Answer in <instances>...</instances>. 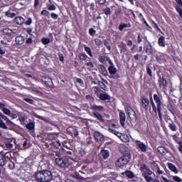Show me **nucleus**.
Wrapping results in <instances>:
<instances>
[{"mask_svg":"<svg viewBox=\"0 0 182 182\" xmlns=\"http://www.w3.org/2000/svg\"><path fill=\"white\" fill-rule=\"evenodd\" d=\"M124 28H132V24L130 23H121L119 26V31H123Z\"/></svg>","mask_w":182,"mask_h":182,"instance_id":"f704fd0d","label":"nucleus"},{"mask_svg":"<svg viewBox=\"0 0 182 182\" xmlns=\"http://www.w3.org/2000/svg\"><path fill=\"white\" fill-rule=\"evenodd\" d=\"M70 134H71L72 137L75 139V137H77V136H79V132H77V129L72 128L71 129H70Z\"/></svg>","mask_w":182,"mask_h":182,"instance_id":"473e14b6","label":"nucleus"},{"mask_svg":"<svg viewBox=\"0 0 182 182\" xmlns=\"http://www.w3.org/2000/svg\"><path fill=\"white\" fill-rule=\"evenodd\" d=\"M3 156H4V159L6 161H7V163H9L12 159V152H4L3 151Z\"/></svg>","mask_w":182,"mask_h":182,"instance_id":"c756f323","label":"nucleus"},{"mask_svg":"<svg viewBox=\"0 0 182 182\" xmlns=\"http://www.w3.org/2000/svg\"><path fill=\"white\" fill-rule=\"evenodd\" d=\"M100 154L104 160H107V158L110 157V151L109 150L102 149Z\"/></svg>","mask_w":182,"mask_h":182,"instance_id":"412c9836","label":"nucleus"},{"mask_svg":"<svg viewBox=\"0 0 182 182\" xmlns=\"http://www.w3.org/2000/svg\"><path fill=\"white\" fill-rule=\"evenodd\" d=\"M107 58H109L106 57L105 55H100L98 58V60L99 62H100V63H102V65H106V63H107Z\"/></svg>","mask_w":182,"mask_h":182,"instance_id":"72a5a7b5","label":"nucleus"},{"mask_svg":"<svg viewBox=\"0 0 182 182\" xmlns=\"http://www.w3.org/2000/svg\"><path fill=\"white\" fill-rule=\"evenodd\" d=\"M135 144H136L137 149H140V150H141V151H142V153H146V151H147V145L144 144V143H143L142 141L136 140Z\"/></svg>","mask_w":182,"mask_h":182,"instance_id":"f8f14e48","label":"nucleus"},{"mask_svg":"<svg viewBox=\"0 0 182 182\" xmlns=\"http://www.w3.org/2000/svg\"><path fill=\"white\" fill-rule=\"evenodd\" d=\"M92 144H93V141L89 139L82 143L81 146L77 149V153L80 159H85L86 157V154L89 153Z\"/></svg>","mask_w":182,"mask_h":182,"instance_id":"20e7f679","label":"nucleus"},{"mask_svg":"<svg viewBox=\"0 0 182 182\" xmlns=\"http://www.w3.org/2000/svg\"><path fill=\"white\" fill-rule=\"evenodd\" d=\"M108 132H109V133H112V134H114L115 136L117 134L118 131L114 129H112V128H109Z\"/></svg>","mask_w":182,"mask_h":182,"instance_id":"052dcab7","label":"nucleus"},{"mask_svg":"<svg viewBox=\"0 0 182 182\" xmlns=\"http://www.w3.org/2000/svg\"><path fill=\"white\" fill-rule=\"evenodd\" d=\"M24 101L26 102V103H28L29 105H33L35 103V101L31 98H25Z\"/></svg>","mask_w":182,"mask_h":182,"instance_id":"13d9d810","label":"nucleus"},{"mask_svg":"<svg viewBox=\"0 0 182 182\" xmlns=\"http://www.w3.org/2000/svg\"><path fill=\"white\" fill-rule=\"evenodd\" d=\"M1 119H4V120H5V122H6L7 123H10L11 124H14V122H12L11 120H9V118H8V117L5 116L4 114L1 113V115H0Z\"/></svg>","mask_w":182,"mask_h":182,"instance_id":"c03bdc74","label":"nucleus"},{"mask_svg":"<svg viewBox=\"0 0 182 182\" xmlns=\"http://www.w3.org/2000/svg\"><path fill=\"white\" fill-rule=\"evenodd\" d=\"M34 178L38 182H50L53 180V176L52 172L48 170H42L36 172L34 174Z\"/></svg>","mask_w":182,"mask_h":182,"instance_id":"f03ea898","label":"nucleus"},{"mask_svg":"<svg viewBox=\"0 0 182 182\" xmlns=\"http://www.w3.org/2000/svg\"><path fill=\"white\" fill-rule=\"evenodd\" d=\"M168 120H171V123H168V128L170 129V130H171V132H177V130H178V127L176 125V124L174 123V122H173V120H171V119H168Z\"/></svg>","mask_w":182,"mask_h":182,"instance_id":"5701e85b","label":"nucleus"},{"mask_svg":"<svg viewBox=\"0 0 182 182\" xmlns=\"http://www.w3.org/2000/svg\"><path fill=\"white\" fill-rule=\"evenodd\" d=\"M25 43V38L22 36H18L16 37V43L17 45H23Z\"/></svg>","mask_w":182,"mask_h":182,"instance_id":"c85d7f7f","label":"nucleus"},{"mask_svg":"<svg viewBox=\"0 0 182 182\" xmlns=\"http://www.w3.org/2000/svg\"><path fill=\"white\" fill-rule=\"evenodd\" d=\"M55 163L59 167H61V168H68V167L70 166V164L68 160H64L62 158H55Z\"/></svg>","mask_w":182,"mask_h":182,"instance_id":"1a4fd4ad","label":"nucleus"},{"mask_svg":"<svg viewBox=\"0 0 182 182\" xmlns=\"http://www.w3.org/2000/svg\"><path fill=\"white\" fill-rule=\"evenodd\" d=\"M151 23H152L153 28H154L155 29H157V31H159V32H161V29H160V28L159 27L157 23L154 22V21H152Z\"/></svg>","mask_w":182,"mask_h":182,"instance_id":"3c124183","label":"nucleus"},{"mask_svg":"<svg viewBox=\"0 0 182 182\" xmlns=\"http://www.w3.org/2000/svg\"><path fill=\"white\" fill-rule=\"evenodd\" d=\"M41 15H43V16H49V15H50V13L47 10H43L41 11Z\"/></svg>","mask_w":182,"mask_h":182,"instance_id":"bf43d9fd","label":"nucleus"},{"mask_svg":"<svg viewBox=\"0 0 182 182\" xmlns=\"http://www.w3.org/2000/svg\"><path fill=\"white\" fill-rule=\"evenodd\" d=\"M118 48L120 50V53H125L127 52V45H126V43L121 42L118 44Z\"/></svg>","mask_w":182,"mask_h":182,"instance_id":"f3484780","label":"nucleus"},{"mask_svg":"<svg viewBox=\"0 0 182 182\" xmlns=\"http://www.w3.org/2000/svg\"><path fill=\"white\" fill-rule=\"evenodd\" d=\"M41 42L43 45H49V43H50V39L43 38Z\"/></svg>","mask_w":182,"mask_h":182,"instance_id":"de8ad7c7","label":"nucleus"},{"mask_svg":"<svg viewBox=\"0 0 182 182\" xmlns=\"http://www.w3.org/2000/svg\"><path fill=\"white\" fill-rule=\"evenodd\" d=\"M168 168L175 174H178V169H177V167L173 164L168 163Z\"/></svg>","mask_w":182,"mask_h":182,"instance_id":"a878e982","label":"nucleus"},{"mask_svg":"<svg viewBox=\"0 0 182 182\" xmlns=\"http://www.w3.org/2000/svg\"><path fill=\"white\" fill-rule=\"evenodd\" d=\"M96 4L99 5H105L106 4V0H97Z\"/></svg>","mask_w":182,"mask_h":182,"instance_id":"338daca9","label":"nucleus"},{"mask_svg":"<svg viewBox=\"0 0 182 182\" xmlns=\"http://www.w3.org/2000/svg\"><path fill=\"white\" fill-rule=\"evenodd\" d=\"M52 19H53L54 21H56V19H58V18H59V16H58V14H55V13H51L50 15Z\"/></svg>","mask_w":182,"mask_h":182,"instance_id":"69168bd1","label":"nucleus"},{"mask_svg":"<svg viewBox=\"0 0 182 182\" xmlns=\"http://www.w3.org/2000/svg\"><path fill=\"white\" fill-rule=\"evenodd\" d=\"M120 140H122V141H123L124 143H127V141H129V137L127 136V135L122 134Z\"/></svg>","mask_w":182,"mask_h":182,"instance_id":"a18cd8bd","label":"nucleus"},{"mask_svg":"<svg viewBox=\"0 0 182 182\" xmlns=\"http://www.w3.org/2000/svg\"><path fill=\"white\" fill-rule=\"evenodd\" d=\"M144 52L148 55V56L154 53V47H153L151 43L147 40L144 43Z\"/></svg>","mask_w":182,"mask_h":182,"instance_id":"423d86ee","label":"nucleus"},{"mask_svg":"<svg viewBox=\"0 0 182 182\" xmlns=\"http://www.w3.org/2000/svg\"><path fill=\"white\" fill-rule=\"evenodd\" d=\"M149 103L152 107V110L155 114H159V120H163V109H164V104L161 102V98L157 94L153 95L151 93L149 95Z\"/></svg>","mask_w":182,"mask_h":182,"instance_id":"f257e3e1","label":"nucleus"},{"mask_svg":"<svg viewBox=\"0 0 182 182\" xmlns=\"http://www.w3.org/2000/svg\"><path fill=\"white\" fill-rule=\"evenodd\" d=\"M144 180H146V182H152L153 181V178L150 176V175L144 176Z\"/></svg>","mask_w":182,"mask_h":182,"instance_id":"6e6d98bb","label":"nucleus"},{"mask_svg":"<svg viewBox=\"0 0 182 182\" xmlns=\"http://www.w3.org/2000/svg\"><path fill=\"white\" fill-rule=\"evenodd\" d=\"M149 169V167L146 164H142L140 166V171L143 173V171H145L146 170Z\"/></svg>","mask_w":182,"mask_h":182,"instance_id":"864d4df0","label":"nucleus"},{"mask_svg":"<svg viewBox=\"0 0 182 182\" xmlns=\"http://www.w3.org/2000/svg\"><path fill=\"white\" fill-rule=\"evenodd\" d=\"M2 112L4 113V114H6L7 116L11 115V110L8 108H4L2 109Z\"/></svg>","mask_w":182,"mask_h":182,"instance_id":"4d7b16f0","label":"nucleus"},{"mask_svg":"<svg viewBox=\"0 0 182 182\" xmlns=\"http://www.w3.org/2000/svg\"><path fill=\"white\" fill-rule=\"evenodd\" d=\"M102 12L106 15V16H109V15H112V11L110 10V7L107 6L105 9H103Z\"/></svg>","mask_w":182,"mask_h":182,"instance_id":"a19ab883","label":"nucleus"},{"mask_svg":"<svg viewBox=\"0 0 182 182\" xmlns=\"http://www.w3.org/2000/svg\"><path fill=\"white\" fill-rule=\"evenodd\" d=\"M58 137L57 133H49L47 136L48 142L46 143L48 147L52 150H58L60 147V141L58 139Z\"/></svg>","mask_w":182,"mask_h":182,"instance_id":"7ed1b4c3","label":"nucleus"},{"mask_svg":"<svg viewBox=\"0 0 182 182\" xmlns=\"http://www.w3.org/2000/svg\"><path fill=\"white\" fill-rule=\"evenodd\" d=\"M156 168V174H164V171L160 170V166H159V164H156L155 166Z\"/></svg>","mask_w":182,"mask_h":182,"instance_id":"8fccbe9b","label":"nucleus"},{"mask_svg":"<svg viewBox=\"0 0 182 182\" xmlns=\"http://www.w3.org/2000/svg\"><path fill=\"white\" fill-rule=\"evenodd\" d=\"M41 80L47 87H52L53 86L52 78L49 77L43 76Z\"/></svg>","mask_w":182,"mask_h":182,"instance_id":"9b49d317","label":"nucleus"},{"mask_svg":"<svg viewBox=\"0 0 182 182\" xmlns=\"http://www.w3.org/2000/svg\"><path fill=\"white\" fill-rule=\"evenodd\" d=\"M94 138L97 141H103L105 140V136H103V134H100L99 132H95L94 133Z\"/></svg>","mask_w":182,"mask_h":182,"instance_id":"a211bd4d","label":"nucleus"},{"mask_svg":"<svg viewBox=\"0 0 182 182\" xmlns=\"http://www.w3.org/2000/svg\"><path fill=\"white\" fill-rule=\"evenodd\" d=\"M89 33L91 36H95V35H96V30L93 28H90Z\"/></svg>","mask_w":182,"mask_h":182,"instance_id":"e2e57ef3","label":"nucleus"},{"mask_svg":"<svg viewBox=\"0 0 182 182\" xmlns=\"http://www.w3.org/2000/svg\"><path fill=\"white\" fill-rule=\"evenodd\" d=\"M158 44L159 46L161 48H166V37L161 36L159 39H158Z\"/></svg>","mask_w":182,"mask_h":182,"instance_id":"cd10ccee","label":"nucleus"},{"mask_svg":"<svg viewBox=\"0 0 182 182\" xmlns=\"http://www.w3.org/2000/svg\"><path fill=\"white\" fill-rule=\"evenodd\" d=\"M71 177H73V178H75L76 180H82V181L86 180V178L81 176L80 173H79L77 171L71 173Z\"/></svg>","mask_w":182,"mask_h":182,"instance_id":"aec40b11","label":"nucleus"},{"mask_svg":"<svg viewBox=\"0 0 182 182\" xmlns=\"http://www.w3.org/2000/svg\"><path fill=\"white\" fill-rule=\"evenodd\" d=\"M98 85L101 89H103V90H107V86H106V84L102 81H98Z\"/></svg>","mask_w":182,"mask_h":182,"instance_id":"37998d69","label":"nucleus"},{"mask_svg":"<svg viewBox=\"0 0 182 182\" xmlns=\"http://www.w3.org/2000/svg\"><path fill=\"white\" fill-rule=\"evenodd\" d=\"M78 58H79L80 60L83 62L84 60H86V59H87L88 57H87V55H86V53H81L78 55Z\"/></svg>","mask_w":182,"mask_h":182,"instance_id":"58836bf2","label":"nucleus"},{"mask_svg":"<svg viewBox=\"0 0 182 182\" xmlns=\"http://www.w3.org/2000/svg\"><path fill=\"white\" fill-rule=\"evenodd\" d=\"M146 73L149 75V77H153V71L151 70V68H150L149 66L146 67Z\"/></svg>","mask_w":182,"mask_h":182,"instance_id":"49530a36","label":"nucleus"},{"mask_svg":"<svg viewBox=\"0 0 182 182\" xmlns=\"http://www.w3.org/2000/svg\"><path fill=\"white\" fill-rule=\"evenodd\" d=\"M171 177L176 182H182L181 178L178 177V176H172Z\"/></svg>","mask_w":182,"mask_h":182,"instance_id":"5fc2aeb1","label":"nucleus"},{"mask_svg":"<svg viewBox=\"0 0 182 182\" xmlns=\"http://www.w3.org/2000/svg\"><path fill=\"white\" fill-rule=\"evenodd\" d=\"M31 23H32V18L29 17L25 22V25L29 26Z\"/></svg>","mask_w":182,"mask_h":182,"instance_id":"774afa93","label":"nucleus"},{"mask_svg":"<svg viewBox=\"0 0 182 182\" xmlns=\"http://www.w3.org/2000/svg\"><path fill=\"white\" fill-rule=\"evenodd\" d=\"M128 116L132 123H136V122H137V115L133 109L130 108V109H128Z\"/></svg>","mask_w":182,"mask_h":182,"instance_id":"ddd939ff","label":"nucleus"},{"mask_svg":"<svg viewBox=\"0 0 182 182\" xmlns=\"http://www.w3.org/2000/svg\"><path fill=\"white\" fill-rule=\"evenodd\" d=\"M153 174V171L148 168V169L142 172V176L146 177V176H151Z\"/></svg>","mask_w":182,"mask_h":182,"instance_id":"ea45409f","label":"nucleus"},{"mask_svg":"<svg viewBox=\"0 0 182 182\" xmlns=\"http://www.w3.org/2000/svg\"><path fill=\"white\" fill-rule=\"evenodd\" d=\"M48 11H56V6H55V4H51L48 7Z\"/></svg>","mask_w":182,"mask_h":182,"instance_id":"680f3d73","label":"nucleus"},{"mask_svg":"<svg viewBox=\"0 0 182 182\" xmlns=\"http://www.w3.org/2000/svg\"><path fill=\"white\" fill-rule=\"evenodd\" d=\"M5 164H8V162L5 159V156H4V151H1L0 152V166L1 167H4Z\"/></svg>","mask_w":182,"mask_h":182,"instance_id":"b1692460","label":"nucleus"},{"mask_svg":"<svg viewBox=\"0 0 182 182\" xmlns=\"http://www.w3.org/2000/svg\"><path fill=\"white\" fill-rule=\"evenodd\" d=\"M26 129L28 130H35V122H29L26 125Z\"/></svg>","mask_w":182,"mask_h":182,"instance_id":"4c0bfd02","label":"nucleus"},{"mask_svg":"<svg viewBox=\"0 0 182 182\" xmlns=\"http://www.w3.org/2000/svg\"><path fill=\"white\" fill-rule=\"evenodd\" d=\"M127 176L128 178H134V173L132 171H125L122 173V176Z\"/></svg>","mask_w":182,"mask_h":182,"instance_id":"2f4dec72","label":"nucleus"},{"mask_svg":"<svg viewBox=\"0 0 182 182\" xmlns=\"http://www.w3.org/2000/svg\"><path fill=\"white\" fill-rule=\"evenodd\" d=\"M180 136L179 133H176L173 135H172V139L173 140H174V141L176 143H177V144H178V150L181 153V154H182V141L180 140V137L178 136Z\"/></svg>","mask_w":182,"mask_h":182,"instance_id":"9d476101","label":"nucleus"},{"mask_svg":"<svg viewBox=\"0 0 182 182\" xmlns=\"http://www.w3.org/2000/svg\"><path fill=\"white\" fill-rule=\"evenodd\" d=\"M158 82L159 85V87H161L162 86V89H167V80L164 78V76H160Z\"/></svg>","mask_w":182,"mask_h":182,"instance_id":"4468645a","label":"nucleus"},{"mask_svg":"<svg viewBox=\"0 0 182 182\" xmlns=\"http://www.w3.org/2000/svg\"><path fill=\"white\" fill-rule=\"evenodd\" d=\"M149 107H150V100L145 95L141 96V109L148 112Z\"/></svg>","mask_w":182,"mask_h":182,"instance_id":"6e6552de","label":"nucleus"},{"mask_svg":"<svg viewBox=\"0 0 182 182\" xmlns=\"http://www.w3.org/2000/svg\"><path fill=\"white\" fill-rule=\"evenodd\" d=\"M100 100L106 102V100H112V97L107 93H101L99 96Z\"/></svg>","mask_w":182,"mask_h":182,"instance_id":"4be33fe9","label":"nucleus"},{"mask_svg":"<svg viewBox=\"0 0 182 182\" xmlns=\"http://www.w3.org/2000/svg\"><path fill=\"white\" fill-rule=\"evenodd\" d=\"M166 58H167V55L164 53H160L156 55V59L158 63H164V62H166Z\"/></svg>","mask_w":182,"mask_h":182,"instance_id":"dca6fc26","label":"nucleus"},{"mask_svg":"<svg viewBox=\"0 0 182 182\" xmlns=\"http://www.w3.org/2000/svg\"><path fill=\"white\" fill-rule=\"evenodd\" d=\"M108 71L110 75H109V79H120V74L117 73V68L116 67L109 66Z\"/></svg>","mask_w":182,"mask_h":182,"instance_id":"0eeeda50","label":"nucleus"},{"mask_svg":"<svg viewBox=\"0 0 182 182\" xmlns=\"http://www.w3.org/2000/svg\"><path fill=\"white\" fill-rule=\"evenodd\" d=\"M4 33H6V35H8V36H12V30L9 28H5L4 30Z\"/></svg>","mask_w":182,"mask_h":182,"instance_id":"09e8293b","label":"nucleus"},{"mask_svg":"<svg viewBox=\"0 0 182 182\" xmlns=\"http://www.w3.org/2000/svg\"><path fill=\"white\" fill-rule=\"evenodd\" d=\"M166 107H167L168 112H170V113H171V114H173V116H174L175 112H174V107H173V105L169 102L168 104H167Z\"/></svg>","mask_w":182,"mask_h":182,"instance_id":"e433bc0d","label":"nucleus"},{"mask_svg":"<svg viewBox=\"0 0 182 182\" xmlns=\"http://www.w3.org/2000/svg\"><path fill=\"white\" fill-rule=\"evenodd\" d=\"M93 115L95 116V117H96V119H97V120H99L100 122H105V119H103V116H102V114H100V113L97 112H93Z\"/></svg>","mask_w":182,"mask_h":182,"instance_id":"c9c22d12","label":"nucleus"},{"mask_svg":"<svg viewBox=\"0 0 182 182\" xmlns=\"http://www.w3.org/2000/svg\"><path fill=\"white\" fill-rule=\"evenodd\" d=\"M95 43L97 46H100V45H102V41L99 38H95Z\"/></svg>","mask_w":182,"mask_h":182,"instance_id":"0e129e2a","label":"nucleus"},{"mask_svg":"<svg viewBox=\"0 0 182 182\" xmlns=\"http://www.w3.org/2000/svg\"><path fill=\"white\" fill-rule=\"evenodd\" d=\"M100 69L103 76H109V72H107V69L106 68V67H105V65H100Z\"/></svg>","mask_w":182,"mask_h":182,"instance_id":"7c9ffc66","label":"nucleus"},{"mask_svg":"<svg viewBox=\"0 0 182 182\" xmlns=\"http://www.w3.org/2000/svg\"><path fill=\"white\" fill-rule=\"evenodd\" d=\"M90 110H94L95 112H104L105 111V107L101 105H93L90 107Z\"/></svg>","mask_w":182,"mask_h":182,"instance_id":"6ab92c4d","label":"nucleus"},{"mask_svg":"<svg viewBox=\"0 0 182 182\" xmlns=\"http://www.w3.org/2000/svg\"><path fill=\"white\" fill-rule=\"evenodd\" d=\"M85 50L86 51V53L90 56V58H93V54H92V49H90V47L85 46Z\"/></svg>","mask_w":182,"mask_h":182,"instance_id":"79ce46f5","label":"nucleus"},{"mask_svg":"<svg viewBox=\"0 0 182 182\" xmlns=\"http://www.w3.org/2000/svg\"><path fill=\"white\" fill-rule=\"evenodd\" d=\"M0 127L1 129H4V130H8V127L5 124L4 121H0Z\"/></svg>","mask_w":182,"mask_h":182,"instance_id":"603ef678","label":"nucleus"},{"mask_svg":"<svg viewBox=\"0 0 182 182\" xmlns=\"http://www.w3.org/2000/svg\"><path fill=\"white\" fill-rule=\"evenodd\" d=\"M157 151L162 156H166L167 154V153H168V149H167L164 146H159L157 148Z\"/></svg>","mask_w":182,"mask_h":182,"instance_id":"bb28decb","label":"nucleus"},{"mask_svg":"<svg viewBox=\"0 0 182 182\" xmlns=\"http://www.w3.org/2000/svg\"><path fill=\"white\" fill-rule=\"evenodd\" d=\"M14 21L16 25H23L25 23V18L22 16H16L14 18Z\"/></svg>","mask_w":182,"mask_h":182,"instance_id":"393cba45","label":"nucleus"},{"mask_svg":"<svg viewBox=\"0 0 182 182\" xmlns=\"http://www.w3.org/2000/svg\"><path fill=\"white\" fill-rule=\"evenodd\" d=\"M130 160H132V154L125 153L122 156L117 159L115 163L116 167H124V166H127L129 163H130Z\"/></svg>","mask_w":182,"mask_h":182,"instance_id":"39448f33","label":"nucleus"},{"mask_svg":"<svg viewBox=\"0 0 182 182\" xmlns=\"http://www.w3.org/2000/svg\"><path fill=\"white\" fill-rule=\"evenodd\" d=\"M119 124H121L122 127H124L126 123V114L122 111H119Z\"/></svg>","mask_w":182,"mask_h":182,"instance_id":"2eb2a0df","label":"nucleus"}]
</instances>
